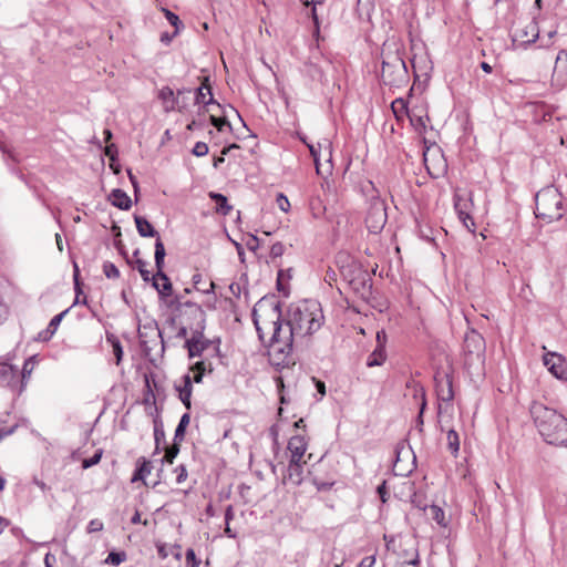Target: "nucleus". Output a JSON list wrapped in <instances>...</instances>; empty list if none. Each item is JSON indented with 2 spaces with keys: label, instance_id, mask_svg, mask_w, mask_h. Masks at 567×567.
I'll list each match as a JSON object with an SVG mask.
<instances>
[{
  "label": "nucleus",
  "instance_id": "nucleus-40",
  "mask_svg": "<svg viewBox=\"0 0 567 567\" xmlns=\"http://www.w3.org/2000/svg\"><path fill=\"white\" fill-rule=\"evenodd\" d=\"M162 10L165 13L167 21L175 28L174 34H177L179 29L183 27L178 16L167 9L163 8Z\"/></svg>",
  "mask_w": 567,
  "mask_h": 567
},
{
  "label": "nucleus",
  "instance_id": "nucleus-13",
  "mask_svg": "<svg viewBox=\"0 0 567 567\" xmlns=\"http://www.w3.org/2000/svg\"><path fill=\"white\" fill-rule=\"evenodd\" d=\"M152 286L156 289L161 298H166L172 295L173 286L165 272H163V275L155 274L152 277Z\"/></svg>",
  "mask_w": 567,
  "mask_h": 567
},
{
  "label": "nucleus",
  "instance_id": "nucleus-52",
  "mask_svg": "<svg viewBox=\"0 0 567 567\" xmlns=\"http://www.w3.org/2000/svg\"><path fill=\"white\" fill-rule=\"evenodd\" d=\"M175 472L177 473V476H176V483L177 484H182L183 482L186 481V478H187V470H186L185 465L177 466Z\"/></svg>",
  "mask_w": 567,
  "mask_h": 567
},
{
  "label": "nucleus",
  "instance_id": "nucleus-37",
  "mask_svg": "<svg viewBox=\"0 0 567 567\" xmlns=\"http://www.w3.org/2000/svg\"><path fill=\"white\" fill-rule=\"evenodd\" d=\"M179 443L181 442L174 441V444L172 446H163V449L165 450V454L162 458V462H167L169 464L174 462V458L177 456L179 452Z\"/></svg>",
  "mask_w": 567,
  "mask_h": 567
},
{
  "label": "nucleus",
  "instance_id": "nucleus-56",
  "mask_svg": "<svg viewBox=\"0 0 567 567\" xmlns=\"http://www.w3.org/2000/svg\"><path fill=\"white\" fill-rule=\"evenodd\" d=\"M377 492H378L381 501L383 503H385L386 499H388V495H389L388 491H386V483H385V481L381 485L378 486Z\"/></svg>",
  "mask_w": 567,
  "mask_h": 567
},
{
  "label": "nucleus",
  "instance_id": "nucleus-36",
  "mask_svg": "<svg viewBox=\"0 0 567 567\" xmlns=\"http://www.w3.org/2000/svg\"><path fill=\"white\" fill-rule=\"evenodd\" d=\"M106 340L111 343L113 348V354L116 359V364H120L123 358V348L120 340L115 336H107Z\"/></svg>",
  "mask_w": 567,
  "mask_h": 567
},
{
  "label": "nucleus",
  "instance_id": "nucleus-8",
  "mask_svg": "<svg viewBox=\"0 0 567 567\" xmlns=\"http://www.w3.org/2000/svg\"><path fill=\"white\" fill-rule=\"evenodd\" d=\"M251 317L254 324H261L264 321L284 322L281 320L280 302L274 298L264 297L258 300L254 306Z\"/></svg>",
  "mask_w": 567,
  "mask_h": 567
},
{
  "label": "nucleus",
  "instance_id": "nucleus-54",
  "mask_svg": "<svg viewBox=\"0 0 567 567\" xmlns=\"http://www.w3.org/2000/svg\"><path fill=\"white\" fill-rule=\"evenodd\" d=\"M419 555L417 553L409 560L401 561L398 567H419Z\"/></svg>",
  "mask_w": 567,
  "mask_h": 567
},
{
  "label": "nucleus",
  "instance_id": "nucleus-3",
  "mask_svg": "<svg viewBox=\"0 0 567 567\" xmlns=\"http://www.w3.org/2000/svg\"><path fill=\"white\" fill-rule=\"evenodd\" d=\"M255 327L259 339L264 343L268 342V357L272 365L284 369L295 364L290 343L284 338L285 321H264Z\"/></svg>",
  "mask_w": 567,
  "mask_h": 567
},
{
  "label": "nucleus",
  "instance_id": "nucleus-10",
  "mask_svg": "<svg viewBox=\"0 0 567 567\" xmlns=\"http://www.w3.org/2000/svg\"><path fill=\"white\" fill-rule=\"evenodd\" d=\"M545 367L549 372L559 380L567 381V364L565 359L556 353L548 352L543 358Z\"/></svg>",
  "mask_w": 567,
  "mask_h": 567
},
{
  "label": "nucleus",
  "instance_id": "nucleus-47",
  "mask_svg": "<svg viewBox=\"0 0 567 567\" xmlns=\"http://www.w3.org/2000/svg\"><path fill=\"white\" fill-rule=\"evenodd\" d=\"M192 153L197 157L205 156L208 153V146L205 142H197Z\"/></svg>",
  "mask_w": 567,
  "mask_h": 567
},
{
  "label": "nucleus",
  "instance_id": "nucleus-38",
  "mask_svg": "<svg viewBox=\"0 0 567 567\" xmlns=\"http://www.w3.org/2000/svg\"><path fill=\"white\" fill-rule=\"evenodd\" d=\"M206 371L205 362L198 361L192 367V372L194 373L192 381L196 383H200Z\"/></svg>",
  "mask_w": 567,
  "mask_h": 567
},
{
  "label": "nucleus",
  "instance_id": "nucleus-27",
  "mask_svg": "<svg viewBox=\"0 0 567 567\" xmlns=\"http://www.w3.org/2000/svg\"><path fill=\"white\" fill-rule=\"evenodd\" d=\"M204 340H205L204 333H203V331H199V330H196L193 333L192 338L186 340L185 347L188 350L189 358H195L198 355L197 344L199 343V341H204Z\"/></svg>",
  "mask_w": 567,
  "mask_h": 567
},
{
  "label": "nucleus",
  "instance_id": "nucleus-61",
  "mask_svg": "<svg viewBox=\"0 0 567 567\" xmlns=\"http://www.w3.org/2000/svg\"><path fill=\"white\" fill-rule=\"evenodd\" d=\"M212 341L205 339L204 341H199V343L197 344V349H198V355H202V353L210 346Z\"/></svg>",
  "mask_w": 567,
  "mask_h": 567
},
{
  "label": "nucleus",
  "instance_id": "nucleus-62",
  "mask_svg": "<svg viewBox=\"0 0 567 567\" xmlns=\"http://www.w3.org/2000/svg\"><path fill=\"white\" fill-rule=\"evenodd\" d=\"M377 341H378V347L382 346V349H384V344H385V341H386V334H385L384 331H379L377 333Z\"/></svg>",
  "mask_w": 567,
  "mask_h": 567
},
{
  "label": "nucleus",
  "instance_id": "nucleus-19",
  "mask_svg": "<svg viewBox=\"0 0 567 567\" xmlns=\"http://www.w3.org/2000/svg\"><path fill=\"white\" fill-rule=\"evenodd\" d=\"M195 103L197 104H204L205 106L210 104H216L218 107H220V104H218L212 93V89L209 84H203L202 86L197 87L194 93Z\"/></svg>",
  "mask_w": 567,
  "mask_h": 567
},
{
  "label": "nucleus",
  "instance_id": "nucleus-25",
  "mask_svg": "<svg viewBox=\"0 0 567 567\" xmlns=\"http://www.w3.org/2000/svg\"><path fill=\"white\" fill-rule=\"evenodd\" d=\"M184 385L178 388L179 399L187 410L190 409V395H192V378L189 374L184 375Z\"/></svg>",
  "mask_w": 567,
  "mask_h": 567
},
{
  "label": "nucleus",
  "instance_id": "nucleus-42",
  "mask_svg": "<svg viewBox=\"0 0 567 567\" xmlns=\"http://www.w3.org/2000/svg\"><path fill=\"white\" fill-rule=\"evenodd\" d=\"M410 122L414 126L415 130L422 131L426 127V121L429 120L427 116L422 115H415V114H409Z\"/></svg>",
  "mask_w": 567,
  "mask_h": 567
},
{
  "label": "nucleus",
  "instance_id": "nucleus-64",
  "mask_svg": "<svg viewBox=\"0 0 567 567\" xmlns=\"http://www.w3.org/2000/svg\"><path fill=\"white\" fill-rule=\"evenodd\" d=\"M54 561H55L54 555L48 553L44 557L45 567H53L52 565Z\"/></svg>",
  "mask_w": 567,
  "mask_h": 567
},
{
  "label": "nucleus",
  "instance_id": "nucleus-57",
  "mask_svg": "<svg viewBox=\"0 0 567 567\" xmlns=\"http://www.w3.org/2000/svg\"><path fill=\"white\" fill-rule=\"evenodd\" d=\"M9 316V308L0 300V324L3 323Z\"/></svg>",
  "mask_w": 567,
  "mask_h": 567
},
{
  "label": "nucleus",
  "instance_id": "nucleus-48",
  "mask_svg": "<svg viewBox=\"0 0 567 567\" xmlns=\"http://www.w3.org/2000/svg\"><path fill=\"white\" fill-rule=\"evenodd\" d=\"M431 513H432L433 519L439 525H444V512L439 506L433 505L431 507Z\"/></svg>",
  "mask_w": 567,
  "mask_h": 567
},
{
  "label": "nucleus",
  "instance_id": "nucleus-29",
  "mask_svg": "<svg viewBox=\"0 0 567 567\" xmlns=\"http://www.w3.org/2000/svg\"><path fill=\"white\" fill-rule=\"evenodd\" d=\"M414 396H420L421 398V404H420V412H419V415L416 417V426L419 427V431L422 432V426H423V413H424V410L426 408V399H425V392L423 390L422 386H417L415 388L414 390Z\"/></svg>",
  "mask_w": 567,
  "mask_h": 567
},
{
  "label": "nucleus",
  "instance_id": "nucleus-5",
  "mask_svg": "<svg viewBox=\"0 0 567 567\" xmlns=\"http://www.w3.org/2000/svg\"><path fill=\"white\" fill-rule=\"evenodd\" d=\"M380 78L384 85L391 87H401L408 83V69L398 52L388 53L383 56Z\"/></svg>",
  "mask_w": 567,
  "mask_h": 567
},
{
  "label": "nucleus",
  "instance_id": "nucleus-59",
  "mask_svg": "<svg viewBox=\"0 0 567 567\" xmlns=\"http://www.w3.org/2000/svg\"><path fill=\"white\" fill-rule=\"evenodd\" d=\"M31 364V359L27 360L23 364V368H22V379H25L27 375H30V373L32 372V367H30Z\"/></svg>",
  "mask_w": 567,
  "mask_h": 567
},
{
  "label": "nucleus",
  "instance_id": "nucleus-26",
  "mask_svg": "<svg viewBox=\"0 0 567 567\" xmlns=\"http://www.w3.org/2000/svg\"><path fill=\"white\" fill-rule=\"evenodd\" d=\"M454 207H455L458 218L462 220L463 225L470 231H474V229H472V227H475V223L467 212L461 209V195H458V194L455 195Z\"/></svg>",
  "mask_w": 567,
  "mask_h": 567
},
{
  "label": "nucleus",
  "instance_id": "nucleus-12",
  "mask_svg": "<svg viewBox=\"0 0 567 567\" xmlns=\"http://www.w3.org/2000/svg\"><path fill=\"white\" fill-rule=\"evenodd\" d=\"M436 393L440 401L451 402L454 398L452 380L447 374L441 378H435Z\"/></svg>",
  "mask_w": 567,
  "mask_h": 567
},
{
  "label": "nucleus",
  "instance_id": "nucleus-4",
  "mask_svg": "<svg viewBox=\"0 0 567 567\" xmlns=\"http://www.w3.org/2000/svg\"><path fill=\"white\" fill-rule=\"evenodd\" d=\"M535 202L536 217L547 224L559 220L565 214L563 195L553 185L540 189L535 196Z\"/></svg>",
  "mask_w": 567,
  "mask_h": 567
},
{
  "label": "nucleus",
  "instance_id": "nucleus-9",
  "mask_svg": "<svg viewBox=\"0 0 567 567\" xmlns=\"http://www.w3.org/2000/svg\"><path fill=\"white\" fill-rule=\"evenodd\" d=\"M386 223V213L382 203H377L370 208L365 224L370 233L378 234Z\"/></svg>",
  "mask_w": 567,
  "mask_h": 567
},
{
  "label": "nucleus",
  "instance_id": "nucleus-34",
  "mask_svg": "<svg viewBox=\"0 0 567 567\" xmlns=\"http://www.w3.org/2000/svg\"><path fill=\"white\" fill-rule=\"evenodd\" d=\"M155 452H158L162 445L166 446L165 432L163 425L155 422L154 424Z\"/></svg>",
  "mask_w": 567,
  "mask_h": 567
},
{
  "label": "nucleus",
  "instance_id": "nucleus-6",
  "mask_svg": "<svg viewBox=\"0 0 567 567\" xmlns=\"http://www.w3.org/2000/svg\"><path fill=\"white\" fill-rule=\"evenodd\" d=\"M138 338L143 352L150 361H154L157 357H163L165 344L155 320H150L138 327Z\"/></svg>",
  "mask_w": 567,
  "mask_h": 567
},
{
  "label": "nucleus",
  "instance_id": "nucleus-58",
  "mask_svg": "<svg viewBox=\"0 0 567 567\" xmlns=\"http://www.w3.org/2000/svg\"><path fill=\"white\" fill-rule=\"evenodd\" d=\"M375 563V556L371 555V556H367L364 557L360 564L358 565V567H372Z\"/></svg>",
  "mask_w": 567,
  "mask_h": 567
},
{
  "label": "nucleus",
  "instance_id": "nucleus-2",
  "mask_svg": "<svg viewBox=\"0 0 567 567\" xmlns=\"http://www.w3.org/2000/svg\"><path fill=\"white\" fill-rule=\"evenodd\" d=\"M530 414L539 434L548 444L567 446V419L561 413L534 402Z\"/></svg>",
  "mask_w": 567,
  "mask_h": 567
},
{
  "label": "nucleus",
  "instance_id": "nucleus-32",
  "mask_svg": "<svg viewBox=\"0 0 567 567\" xmlns=\"http://www.w3.org/2000/svg\"><path fill=\"white\" fill-rule=\"evenodd\" d=\"M189 420H190V416L188 413H185L182 415V417L177 424V427L175 430V435H174L175 442H182L184 440L185 431H186L187 425L189 424Z\"/></svg>",
  "mask_w": 567,
  "mask_h": 567
},
{
  "label": "nucleus",
  "instance_id": "nucleus-30",
  "mask_svg": "<svg viewBox=\"0 0 567 567\" xmlns=\"http://www.w3.org/2000/svg\"><path fill=\"white\" fill-rule=\"evenodd\" d=\"M140 466L136 468L132 481H144L146 475H148L152 471V464L150 461L145 458L138 460Z\"/></svg>",
  "mask_w": 567,
  "mask_h": 567
},
{
  "label": "nucleus",
  "instance_id": "nucleus-28",
  "mask_svg": "<svg viewBox=\"0 0 567 567\" xmlns=\"http://www.w3.org/2000/svg\"><path fill=\"white\" fill-rule=\"evenodd\" d=\"M324 148L329 154V162L331 161V143L328 140H324L322 143H318V146L309 145V151L311 153V156L313 157L317 173L320 174L319 168V152L318 150Z\"/></svg>",
  "mask_w": 567,
  "mask_h": 567
},
{
  "label": "nucleus",
  "instance_id": "nucleus-18",
  "mask_svg": "<svg viewBox=\"0 0 567 567\" xmlns=\"http://www.w3.org/2000/svg\"><path fill=\"white\" fill-rule=\"evenodd\" d=\"M350 284L362 297L365 298L371 295L372 284L363 271H360L359 275L350 281Z\"/></svg>",
  "mask_w": 567,
  "mask_h": 567
},
{
  "label": "nucleus",
  "instance_id": "nucleus-7",
  "mask_svg": "<svg viewBox=\"0 0 567 567\" xmlns=\"http://www.w3.org/2000/svg\"><path fill=\"white\" fill-rule=\"evenodd\" d=\"M464 364L471 369L476 365H482L485 358V340L475 330H471L465 334L464 344Z\"/></svg>",
  "mask_w": 567,
  "mask_h": 567
},
{
  "label": "nucleus",
  "instance_id": "nucleus-33",
  "mask_svg": "<svg viewBox=\"0 0 567 567\" xmlns=\"http://www.w3.org/2000/svg\"><path fill=\"white\" fill-rule=\"evenodd\" d=\"M447 447L451 453L456 456L460 451V437L455 430L451 429L447 431Z\"/></svg>",
  "mask_w": 567,
  "mask_h": 567
},
{
  "label": "nucleus",
  "instance_id": "nucleus-11",
  "mask_svg": "<svg viewBox=\"0 0 567 567\" xmlns=\"http://www.w3.org/2000/svg\"><path fill=\"white\" fill-rule=\"evenodd\" d=\"M190 90H178L175 96L174 91L165 86L159 91L158 97L164 102L166 111H173L181 104V96L184 94H190Z\"/></svg>",
  "mask_w": 567,
  "mask_h": 567
},
{
  "label": "nucleus",
  "instance_id": "nucleus-31",
  "mask_svg": "<svg viewBox=\"0 0 567 567\" xmlns=\"http://www.w3.org/2000/svg\"><path fill=\"white\" fill-rule=\"evenodd\" d=\"M385 361V350L381 347H377L374 351L369 355L367 365L368 367H378L381 365Z\"/></svg>",
  "mask_w": 567,
  "mask_h": 567
},
{
  "label": "nucleus",
  "instance_id": "nucleus-44",
  "mask_svg": "<svg viewBox=\"0 0 567 567\" xmlns=\"http://www.w3.org/2000/svg\"><path fill=\"white\" fill-rule=\"evenodd\" d=\"M186 557V567H199L200 559L196 557V554L193 548H188L185 554Z\"/></svg>",
  "mask_w": 567,
  "mask_h": 567
},
{
  "label": "nucleus",
  "instance_id": "nucleus-51",
  "mask_svg": "<svg viewBox=\"0 0 567 567\" xmlns=\"http://www.w3.org/2000/svg\"><path fill=\"white\" fill-rule=\"evenodd\" d=\"M276 202H277V205L280 208V210H282L285 213L289 210L290 203H289L288 198L284 194H279L277 196V200Z\"/></svg>",
  "mask_w": 567,
  "mask_h": 567
},
{
  "label": "nucleus",
  "instance_id": "nucleus-50",
  "mask_svg": "<svg viewBox=\"0 0 567 567\" xmlns=\"http://www.w3.org/2000/svg\"><path fill=\"white\" fill-rule=\"evenodd\" d=\"M323 1L324 0H308L307 2H302L306 7L312 6L311 16H312V19H313V22L316 25H318V16H317L316 6L323 3Z\"/></svg>",
  "mask_w": 567,
  "mask_h": 567
},
{
  "label": "nucleus",
  "instance_id": "nucleus-14",
  "mask_svg": "<svg viewBox=\"0 0 567 567\" xmlns=\"http://www.w3.org/2000/svg\"><path fill=\"white\" fill-rule=\"evenodd\" d=\"M285 480L290 481L293 485L298 486L303 481V465L300 460H290L287 468Z\"/></svg>",
  "mask_w": 567,
  "mask_h": 567
},
{
  "label": "nucleus",
  "instance_id": "nucleus-20",
  "mask_svg": "<svg viewBox=\"0 0 567 567\" xmlns=\"http://www.w3.org/2000/svg\"><path fill=\"white\" fill-rule=\"evenodd\" d=\"M109 199L111 200L113 206H115L122 210H127L132 206L131 198L127 196V194L124 190H122L120 188L113 189L110 194Z\"/></svg>",
  "mask_w": 567,
  "mask_h": 567
},
{
  "label": "nucleus",
  "instance_id": "nucleus-49",
  "mask_svg": "<svg viewBox=\"0 0 567 567\" xmlns=\"http://www.w3.org/2000/svg\"><path fill=\"white\" fill-rule=\"evenodd\" d=\"M285 252V246L282 243L277 241L270 248V256L272 258L281 257Z\"/></svg>",
  "mask_w": 567,
  "mask_h": 567
},
{
  "label": "nucleus",
  "instance_id": "nucleus-45",
  "mask_svg": "<svg viewBox=\"0 0 567 567\" xmlns=\"http://www.w3.org/2000/svg\"><path fill=\"white\" fill-rule=\"evenodd\" d=\"M102 454H103V451L102 450H97L92 457L84 458L82 461V467L84 470H86V468H90L91 466L97 464L101 461Z\"/></svg>",
  "mask_w": 567,
  "mask_h": 567
},
{
  "label": "nucleus",
  "instance_id": "nucleus-16",
  "mask_svg": "<svg viewBox=\"0 0 567 567\" xmlns=\"http://www.w3.org/2000/svg\"><path fill=\"white\" fill-rule=\"evenodd\" d=\"M288 450L291 453L290 460H300L307 451V443L303 436L295 435L288 442Z\"/></svg>",
  "mask_w": 567,
  "mask_h": 567
},
{
  "label": "nucleus",
  "instance_id": "nucleus-21",
  "mask_svg": "<svg viewBox=\"0 0 567 567\" xmlns=\"http://www.w3.org/2000/svg\"><path fill=\"white\" fill-rule=\"evenodd\" d=\"M68 311L69 310L66 309V310L62 311L61 313L54 316L51 319V321L49 322L47 329L39 333V339L43 340V341L50 340L56 332L63 317L68 313Z\"/></svg>",
  "mask_w": 567,
  "mask_h": 567
},
{
  "label": "nucleus",
  "instance_id": "nucleus-1",
  "mask_svg": "<svg viewBox=\"0 0 567 567\" xmlns=\"http://www.w3.org/2000/svg\"><path fill=\"white\" fill-rule=\"evenodd\" d=\"M323 312L317 300H302L291 305L285 320L284 338L290 348L317 332L323 324Z\"/></svg>",
  "mask_w": 567,
  "mask_h": 567
},
{
  "label": "nucleus",
  "instance_id": "nucleus-17",
  "mask_svg": "<svg viewBox=\"0 0 567 567\" xmlns=\"http://www.w3.org/2000/svg\"><path fill=\"white\" fill-rule=\"evenodd\" d=\"M516 39H520L524 43H533L539 37V29L535 21L528 22L523 29L517 30Z\"/></svg>",
  "mask_w": 567,
  "mask_h": 567
},
{
  "label": "nucleus",
  "instance_id": "nucleus-15",
  "mask_svg": "<svg viewBox=\"0 0 567 567\" xmlns=\"http://www.w3.org/2000/svg\"><path fill=\"white\" fill-rule=\"evenodd\" d=\"M17 379L18 369L7 362H0V385L13 386Z\"/></svg>",
  "mask_w": 567,
  "mask_h": 567
},
{
  "label": "nucleus",
  "instance_id": "nucleus-35",
  "mask_svg": "<svg viewBox=\"0 0 567 567\" xmlns=\"http://www.w3.org/2000/svg\"><path fill=\"white\" fill-rule=\"evenodd\" d=\"M235 513L233 505H228L225 509V534L229 538H236V533L230 528V522L234 519Z\"/></svg>",
  "mask_w": 567,
  "mask_h": 567
},
{
  "label": "nucleus",
  "instance_id": "nucleus-46",
  "mask_svg": "<svg viewBox=\"0 0 567 567\" xmlns=\"http://www.w3.org/2000/svg\"><path fill=\"white\" fill-rule=\"evenodd\" d=\"M210 123L219 131L221 132L224 130V126L230 127V123L228 120L224 117H217L215 115H210Z\"/></svg>",
  "mask_w": 567,
  "mask_h": 567
},
{
  "label": "nucleus",
  "instance_id": "nucleus-43",
  "mask_svg": "<svg viewBox=\"0 0 567 567\" xmlns=\"http://www.w3.org/2000/svg\"><path fill=\"white\" fill-rule=\"evenodd\" d=\"M135 266L144 281L147 282V281L152 280L151 272L146 269V261H144L143 259H136Z\"/></svg>",
  "mask_w": 567,
  "mask_h": 567
},
{
  "label": "nucleus",
  "instance_id": "nucleus-39",
  "mask_svg": "<svg viewBox=\"0 0 567 567\" xmlns=\"http://www.w3.org/2000/svg\"><path fill=\"white\" fill-rule=\"evenodd\" d=\"M126 559V554L125 551H111L106 559H105V563L106 564H110V565H113V566H118L121 563H123L124 560Z\"/></svg>",
  "mask_w": 567,
  "mask_h": 567
},
{
  "label": "nucleus",
  "instance_id": "nucleus-53",
  "mask_svg": "<svg viewBox=\"0 0 567 567\" xmlns=\"http://www.w3.org/2000/svg\"><path fill=\"white\" fill-rule=\"evenodd\" d=\"M103 529V523L100 519H92L87 525V533H95Z\"/></svg>",
  "mask_w": 567,
  "mask_h": 567
},
{
  "label": "nucleus",
  "instance_id": "nucleus-22",
  "mask_svg": "<svg viewBox=\"0 0 567 567\" xmlns=\"http://www.w3.org/2000/svg\"><path fill=\"white\" fill-rule=\"evenodd\" d=\"M134 220L141 237H159L153 225L145 217L136 215Z\"/></svg>",
  "mask_w": 567,
  "mask_h": 567
},
{
  "label": "nucleus",
  "instance_id": "nucleus-63",
  "mask_svg": "<svg viewBox=\"0 0 567 567\" xmlns=\"http://www.w3.org/2000/svg\"><path fill=\"white\" fill-rule=\"evenodd\" d=\"M105 154L106 156H109L111 159L114 158L115 154H116V147L114 144H111V145H107L106 148H105Z\"/></svg>",
  "mask_w": 567,
  "mask_h": 567
},
{
  "label": "nucleus",
  "instance_id": "nucleus-60",
  "mask_svg": "<svg viewBox=\"0 0 567 567\" xmlns=\"http://www.w3.org/2000/svg\"><path fill=\"white\" fill-rule=\"evenodd\" d=\"M33 484L37 485L42 492H47L50 489V487L42 481L39 480L37 476L32 480Z\"/></svg>",
  "mask_w": 567,
  "mask_h": 567
},
{
  "label": "nucleus",
  "instance_id": "nucleus-55",
  "mask_svg": "<svg viewBox=\"0 0 567 567\" xmlns=\"http://www.w3.org/2000/svg\"><path fill=\"white\" fill-rule=\"evenodd\" d=\"M312 483L317 487L318 491H328L333 485V483H327V482L318 480L317 477H315L312 480Z\"/></svg>",
  "mask_w": 567,
  "mask_h": 567
},
{
  "label": "nucleus",
  "instance_id": "nucleus-24",
  "mask_svg": "<svg viewBox=\"0 0 567 567\" xmlns=\"http://www.w3.org/2000/svg\"><path fill=\"white\" fill-rule=\"evenodd\" d=\"M209 198L214 200L217 205V213L226 216L233 210V206L228 204L227 197L220 193L210 192L208 194Z\"/></svg>",
  "mask_w": 567,
  "mask_h": 567
},
{
  "label": "nucleus",
  "instance_id": "nucleus-23",
  "mask_svg": "<svg viewBox=\"0 0 567 567\" xmlns=\"http://www.w3.org/2000/svg\"><path fill=\"white\" fill-rule=\"evenodd\" d=\"M165 247L161 239V237L156 238L155 241V252H154V259H155V267H156V274L163 275L164 272V259H165Z\"/></svg>",
  "mask_w": 567,
  "mask_h": 567
},
{
  "label": "nucleus",
  "instance_id": "nucleus-41",
  "mask_svg": "<svg viewBox=\"0 0 567 567\" xmlns=\"http://www.w3.org/2000/svg\"><path fill=\"white\" fill-rule=\"evenodd\" d=\"M103 272L109 279H117L120 277L118 268L111 261H105L103 264Z\"/></svg>",
  "mask_w": 567,
  "mask_h": 567
}]
</instances>
